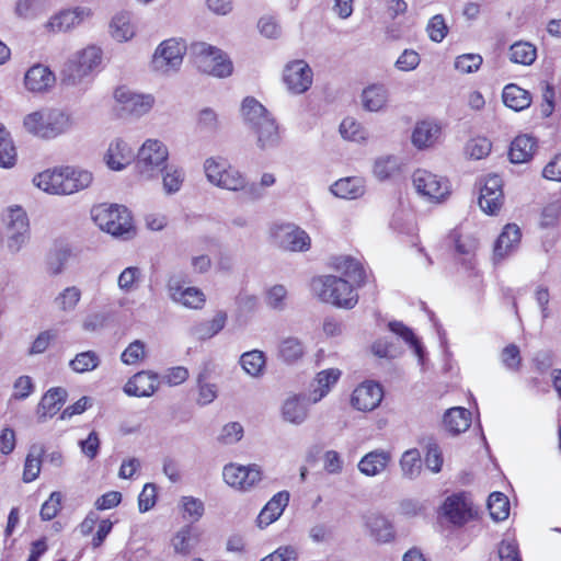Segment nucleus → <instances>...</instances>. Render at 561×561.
<instances>
[{
	"label": "nucleus",
	"instance_id": "5701e85b",
	"mask_svg": "<svg viewBox=\"0 0 561 561\" xmlns=\"http://www.w3.org/2000/svg\"><path fill=\"white\" fill-rule=\"evenodd\" d=\"M289 492L280 491L273 495V497L265 504V506L261 510L256 524L260 528H265L275 520H277L289 502Z\"/></svg>",
	"mask_w": 561,
	"mask_h": 561
},
{
	"label": "nucleus",
	"instance_id": "69168bd1",
	"mask_svg": "<svg viewBox=\"0 0 561 561\" xmlns=\"http://www.w3.org/2000/svg\"><path fill=\"white\" fill-rule=\"evenodd\" d=\"M399 169V163L396 157L387 156L376 160L374 164V174L379 180H387L392 176Z\"/></svg>",
	"mask_w": 561,
	"mask_h": 561
},
{
	"label": "nucleus",
	"instance_id": "a878e982",
	"mask_svg": "<svg viewBox=\"0 0 561 561\" xmlns=\"http://www.w3.org/2000/svg\"><path fill=\"white\" fill-rule=\"evenodd\" d=\"M392 457L390 451L385 449H375L368 454H366L358 462V470L367 476L375 477L382 473L388 465L390 463Z\"/></svg>",
	"mask_w": 561,
	"mask_h": 561
},
{
	"label": "nucleus",
	"instance_id": "338daca9",
	"mask_svg": "<svg viewBox=\"0 0 561 561\" xmlns=\"http://www.w3.org/2000/svg\"><path fill=\"white\" fill-rule=\"evenodd\" d=\"M501 363L511 371H518L522 365L519 347L516 344H508L501 352Z\"/></svg>",
	"mask_w": 561,
	"mask_h": 561
},
{
	"label": "nucleus",
	"instance_id": "bf43d9fd",
	"mask_svg": "<svg viewBox=\"0 0 561 561\" xmlns=\"http://www.w3.org/2000/svg\"><path fill=\"white\" fill-rule=\"evenodd\" d=\"M180 506L184 512V518L192 522H198L205 512L204 502L194 496H182L180 500Z\"/></svg>",
	"mask_w": 561,
	"mask_h": 561
},
{
	"label": "nucleus",
	"instance_id": "6e6552de",
	"mask_svg": "<svg viewBox=\"0 0 561 561\" xmlns=\"http://www.w3.org/2000/svg\"><path fill=\"white\" fill-rule=\"evenodd\" d=\"M7 248L15 254L30 241L31 230L26 211L20 206H10L3 215Z\"/></svg>",
	"mask_w": 561,
	"mask_h": 561
},
{
	"label": "nucleus",
	"instance_id": "f8f14e48",
	"mask_svg": "<svg viewBox=\"0 0 561 561\" xmlns=\"http://www.w3.org/2000/svg\"><path fill=\"white\" fill-rule=\"evenodd\" d=\"M114 99L122 112L136 117L147 114L154 104V98L151 94L136 93L126 87L117 88Z\"/></svg>",
	"mask_w": 561,
	"mask_h": 561
},
{
	"label": "nucleus",
	"instance_id": "cd10ccee",
	"mask_svg": "<svg viewBox=\"0 0 561 561\" xmlns=\"http://www.w3.org/2000/svg\"><path fill=\"white\" fill-rule=\"evenodd\" d=\"M340 377L341 370L337 368H329L319 371L311 383L309 401L317 403L323 399L337 382Z\"/></svg>",
	"mask_w": 561,
	"mask_h": 561
},
{
	"label": "nucleus",
	"instance_id": "a18cd8bd",
	"mask_svg": "<svg viewBox=\"0 0 561 561\" xmlns=\"http://www.w3.org/2000/svg\"><path fill=\"white\" fill-rule=\"evenodd\" d=\"M265 364V355L262 351L259 350L245 352L240 357L241 367L248 375L252 377L261 376L264 371Z\"/></svg>",
	"mask_w": 561,
	"mask_h": 561
},
{
	"label": "nucleus",
	"instance_id": "6ab92c4d",
	"mask_svg": "<svg viewBox=\"0 0 561 561\" xmlns=\"http://www.w3.org/2000/svg\"><path fill=\"white\" fill-rule=\"evenodd\" d=\"M56 77L54 72L42 64L32 66L24 76L25 88L35 93L48 91L54 87Z\"/></svg>",
	"mask_w": 561,
	"mask_h": 561
},
{
	"label": "nucleus",
	"instance_id": "5fc2aeb1",
	"mask_svg": "<svg viewBox=\"0 0 561 561\" xmlns=\"http://www.w3.org/2000/svg\"><path fill=\"white\" fill-rule=\"evenodd\" d=\"M400 467L404 478L414 479L421 473V454L417 449H409L400 459Z\"/></svg>",
	"mask_w": 561,
	"mask_h": 561
},
{
	"label": "nucleus",
	"instance_id": "4be33fe9",
	"mask_svg": "<svg viewBox=\"0 0 561 561\" xmlns=\"http://www.w3.org/2000/svg\"><path fill=\"white\" fill-rule=\"evenodd\" d=\"M158 389V377L150 371L135 374L125 385L124 391L133 397H150Z\"/></svg>",
	"mask_w": 561,
	"mask_h": 561
},
{
	"label": "nucleus",
	"instance_id": "c03bdc74",
	"mask_svg": "<svg viewBox=\"0 0 561 561\" xmlns=\"http://www.w3.org/2000/svg\"><path fill=\"white\" fill-rule=\"evenodd\" d=\"M197 542V536L191 526L182 527L171 539V546L178 554L188 556Z\"/></svg>",
	"mask_w": 561,
	"mask_h": 561
},
{
	"label": "nucleus",
	"instance_id": "39448f33",
	"mask_svg": "<svg viewBox=\"0 0 561 561\" xmlns=\"http://www.w3.org/2000/svg\"><path fill=\"white\" fill-rule=\"evenodd\" d=\"M24 128L41 138L51 139L66 133L71 121L68 114L59 110L36 111L24 117Z\"/></svg>",
	"mask_w": 561,
	"mask_h": 561
},
{
	"label": "nucleus",
	"instance_id": "603ef678",
	"mask_svg": "<svg viewBox=\"0 0 561 561\" xmlns=\"http://www.w3.org/2000/svg\"><path fill=\"white\" fill-rule=\"evenodd\" d=\"M389 329L391 332L402 337V340L409 344L414 354L419 357V360L422 363L424 350L413 331L399 321L390 322Z\"/></svg>",
	"mask_w": 561,
	"mask_h": 561
},
{
	"label": "nucleus",
	"instance_id": "774afa93",
	"mask_svg": "<svg viewBox=\"0 0 561 561\" xmlns=\"http://www.w3.org/2000/svg\"><path fill=\"white\" fill-rule=\"evenodd\" d=\"M491 142L483 137H478L469 140L466 145V153L476 160L483 159L491 151Z\"/></svg>",
	"mask_w": 561,
	"mask_h": 561
},
{
	"label": "nucleus",
	"instance_id": "9d476101",
	"mask_svg": "<svg viewBox=\"0 0 561 561\" xmlns=\"http://www.w3.org/2000/svg\"><path fill=\"white\" fill-rule=\"evenodd\" d=\"M273 242L289 252H306L311 247L309 234L294 224H279L271 228Z\"/></svg>",
	"mask_w": 561,
	"mask_h": 561
},
{
	"label": "nucleus",
	"instance_id": "20e7f679",
	"mask_svg": "<svg viewBox=\"0 0 561 561\" xmlns=\"http://www.w3.org/2000/svg\"><path fill=\"white\" fill-rule=\"evenodd\" d=\"M91 215L101 230L114 237L129 239L134 234L131 216L125 206L101 204L92 208Z\"/></svg>",
	"mask_w": 561,
	"mask_h": 561
},
{
	"label": "nucleus",
	"instance_id": "680f3d73",
	"mask_svg": "<svg viewBox=\"0 0 561 561\" xmlns=\"http://www.w3.org/2000/svg\"><path fill=\"white\" fill-rule=\"evenodd\" d=\"M197 127L199 130L214 134L220 128L218 114L210 107H205L198 113Z\"/></svg>",
	"mask_w": 561,
	"mask_h": 561
},
{
	"label": "nucleus",
	"instance_id": "3c124183",
	"mask_svg": "<svg viewBox=\"0 0 561 561\" xmlns=\"http://www.w3.org/2000/svg\"><path fill=\"white\" fill-rule=\"evenodd\" d=\"M81 289L77 286H69L61 290L56 298L54 299V304L58 310L62 312H72L80 299H81Z\"/></svg>",
	"mask_w": 561,
	"mask_h": 561
},
{
	"label": "nucleus",
	"instance_id": "b1692460",
	"mask_svg": "<svg viewBox=\"0 0 561 561\" xmlns=\"http://www.w3.org/2000/svg\"><path fill=\"white\" fill-rule=\"evenodd\" d=\"M67 390L61 387L50 388L42 398L37 407V416L39 421H46L53 417L61 409L67 400Z\"/></svg>",
	"mask_w": 561,
	"mask_h": 561
},
{
	"label": "nucleus",
	"instance_id": "4c0bfd02",
	"mask_svg": "<svg viewBox=\"0 0 561 561\" xmlns=\"http://www.w3.org/2000/svg\"><path fill=\"white\" fill-rule=\"evenodd\" d=\"M536 142L533 137L527 135L517 136L511 144L510 160L513 163L528 162L535 150Z\"/></svg>",
	"mask_w": 561,
	"mask_h": 561
},
{
	"label": "nucleus",
	"instance_id": "49530a36",
	"mask_svg": "<svg viewBox=\"0 0 561 561\" xmlns=\"http://www.w3.org/2000/svg\"><path fill=\"white\" fill-rule=\"evenodd\" d=\"M44 454V447L42 445H33L30 449V453L26 456L24 470H23V481L28 483L34 481L39 472L42 466V455Z\"/></svg>",
	"mask_w": 561,
	"mask_h": 561
},
{
	"label": "nucleus",
	"instance_id": "2eb2a0df",
	"mask_svg": "<svg viewBox=\"0 0 561 561\" xmlns=\"http://www.w3.org/2000/svg\"><path fill=\"white\" fill-rule=\"evenodd\" d=\"M502 179L497 174L484 179L480 188L479 205L481 209L490 215L496 214L503 204Z\"/></svg>",
	"mask_w": 561,
	"mask_h": 561
},
{
	"label": "nucleus",
	"instance_id": "ea45409f",
	"mask_svg": "<svg viewBox=\"0 0 561 561\" xmlns=\"http://www.w3.org/2000/svg\"><path fill=\"white\" fill-rule=\"evenodd\" d=\"M227 313L218 311L211 320L196 323L192 329V334L198 340H208L219 333L226 324Z\"/></svg>",
	"mask_w": 561,
	"mask_h": 561
},
{
	"label": "nucleus",
	"instance_id": "37998d69",
	"mask_svg": "<svg viewBox=\"0 0 561 561\" xmlns=\"http://www.w3.org/2000/svg\"><path fill=\"white\" fill-rule=\"evenodd\" d=\"M89 76L88 71L84 70L73 56L65 62L60 73L61 83L67 87H76Z\"/></svg>",
	"mask_w": 561,
	"mask_h": 561
},
{
	"label": "nucleus",
	"instance_id": "864d4df0",
	"mask_svg": "<svg viewBox=\"0 0 561 561\" xmlns=\"http://www.w3.org/2000/svg\"><path fill=\"white\" fill-rule=\"evenodd\" d=\"M340 133L344 139L355 142H364L368 139L367 129L353 117H346L342 121Z\"/></svg>",
	"mask_w": 561,
	"mask_h": 561
},
{
	"label": "nucleus",
	"instance_id": "7ed1b4c3",
	"mask_svg": "<svg viewBox=\"0 0 561 561\" xmlns=\"http://www.w3.org/2000/svg\"><path fill=\"white\" fill-rule=\"evenodd\" d=\"M312 290L323 302L340 308L352 309L358 301V295L344 278L335 275H324L312 279Z\"/></svg>",
	"mask_w": 561,
	"mask_h": 561
},
{
	"label": "nucleus",
	"instance_id": "72a5a7b5",
	"mask_svg": "<svg viewBox=\"0 0 561 561\" xmlns=\"http://www.w3.org/2000/svg\"><path fill=\"white\" fill-rule=\"evenodd\" d=\"M440 134L438 124L432 121L419 122L412 133V142L419 149H424L433 146Z\"/></svg>",
	"mask_w": 561,
	"mask_h": 561
},
{
	"label": "nucleus",
	"instance_id": "c9c22d12",
	"mask_svg": "<svg viewBox=\"0 0 561 561\" xmlns=\"http://www.w3.org/2000/svg\"><path fill=\"white\" fill-rule=\"evenodd\" d=\"M110 33L119 43L130 41L135 36L131 14L127 11L116 13L110 23Z\"/></svg>",
	"mask_w": 561,
	"mask_h": 561
},
{
	"label": "nucleus",
	"instance_id": "79ce46f5",
	"mask_svg": "<svg viewBox=\"0 0 561 561\" xmlns=\"http://www.w3.org/2000/svg\"><path fill=\"white\" fill-rule=\"evenodd\" d=\"M278 355L286 363H296L305 355V344L296 336H287L280 340Z\"/></svg>",
	"mask_w": 561,
	"mask_h": 561
},
{
	"label": "nucleus",
	"instance_id": "f03ea898",
	"mask_svg": "<svg viewBox=\"0 0 561 561\" xmlns=\"http://www.w3.org/2000/svg\"><path fill=\"white\" fill-rule=\"evenodd\" d=\"M206 179L213 185L232 192H242L251 201L263 198V193L255 182H249L243 173L220 157L207 158L204 162Z\"/></svg>",
	"mask_w": 561,
	"mask_h": 561
},
{
	"label": "nucleus",
	"instance_id": "aec40b11",
	"mask_svg": "<svg viewBox=\"0 0 561 561\" xmlns=\"http://www.w3.org/2000/svg\"><path fill=\"white\" fill-rule=\"evenodd\" d=\"M134 159L131 147L122 138H116L108 145L104 162L113 171L125 169Z\"/></svg>",
	"mask_w": 561,
	"mask_h": 561
},
{
	"label": "nucleus",
	"instance_id": "ddd939ff",
	"mask_svg": "<svg viewBox=\"0 0 561 561\" xmlns=\"http://www.w3.org/2000/svg\"><path fill=\"white\" fill-rule=\"evenodd\" d=\"M222 477L228 485L242 491L250 490L262 479L260 468L255 465L229 463L224 467Z\"/></svg>",
	"mask_w": 561,
	"mask_h": 561
},
{
	"label": "nucleus",
	"instance_id": "4468645a",
	"mask_svg": "<svg viewBox=\"0 0 561 561\" xmlns=\"http://www.w3.org/2000/svg\"><path fill=\"white\" fill-rule=\"evenodd\" d=\"M283 77L290 92L301 94L311 87L313 73L306 61L294 60L286 65Z\"/></svg>",
	"mask_w": 561,
	"mask_h": 561
},
{
	"label": "nucleus",
	"instance_id": "412c9836",
	"mask_svg": "<svg viewBox=\"0 0 561 561\" xmlns=\"http://www.w3.org/2000/svg\"><path fill=\"white\" fill-rule=\"evenodd\" d=\"M442 510L445 517L455 525H463L471 518V504L463 494L448 496Z\"/></svg>",
	"mask_w": 561,
	"mask_h": 561
},
{
	"label": "nucleus",
	"instance_id": "8fccbe9b",
	"mask_svg": "<svg viewBox=\"0 0 561 561\" xmlns=\"http://www.w3.org/2000/svg\"><path fill=\"white\" fill-rule=\"evenodd\" d=\"M101 364V358L94 351H85L78 353L73 359L69 362V367L77 374H84L96 369Z\"/></svg>",
	"mask_w": 561,
	"mask_h": 561
},
{
	"label": "nucleus",
	"instance_id": "a211bd4d",
	"mask_svg": "<svg viewBox=\"0 0 561 561\" xmlns=\"http://www.w3.org/2000/svg\"><path fill=\"white\" fill-rule=\"evenodd\" d=\"M92 15L93 11L91 8L75 7L53 16L48 22V26L54 32H68L89 21Z\"/></svg>",
	"mask_w": 561,
	"mask_h": 561
},
{
	"label": "nucleus",
	"instance_id": "09e8293b",
	"mask_svg": "<svg viewBox=\"0 0 561 561\" xmlns=\"http://www.w3.org/2000/svg\"><path fill=\"white\" fill-rule=\"evenodd\" d=\"M536 57L537 49L528 42H517L510 47V59L514 64L530 66Z\"/></svg>",
	"mask_w": 561,
	"mask_h": 561
},
{
	"label": "nucleus",
	"instance_id": "9b49d317",
	"mask_svg": "<svg viewBox=\"0 0 561 561\" xmlns=\"http://www.w3.org/2000/svg\"><path fill=\"white\" fill-rule=\"evenodd\" d=\"M412 182L416 192L431 201H440L449 194L448 181L426 170H416Z\"/></svg>",
	"mask_w": 561,
	"mask_h": 561
},
{
	"label": "nucleus",
	"instance_id": "a19ab883",
	"mask_svg": "<svg viewBox=\"0 0 561 561\" xmlns=\"http://www.w3.org/2000/svg\"><path fill=\"white\" fill-rule=\"evenodd\" d=\"M160 174L162 175V187L167 195L180 192L185 180L183 168L176 164H167Z\"/></svg>",
	"mask_w": 561,
	"mask_h": 561
},
{
	"label": "nucleus",
	"instance_id": "393cba45",
	"mask_svg": "<svg viewBox=\"0 0 561 561\" xmlns=\"http://www.w3.org/2000/svg\"><path fill=\"white\" fill-rule=\"evenodd\" d=\"M64 195H71L88 188L93 182V175L90 171L65 167L62 168Z\"/></svg>",
	"mask_w": 561,
	"mask_h": 561
},
{
	"label": "nucleus",
	"instance_id": "0e129e2a",
	"mask_svg": "<svg viewBox=\"0 0 561 561\" xmlns=\"http://www.w3.org/2000/svg\"><path fill=\"white\" fill-rule=\"evenodd\" d=\"M146 357V344L136 340L131 342L121 355V360L125 365H136L142 362Z\"/></svg>",
	"mask_w": 561,
	"mask_h": 561
},
{
	"label": "nucleus",
	"instance_id": "2f4dec72",
	"mask_svg": "<svg viewBox=\"0 0 561 561\" xmlns=\"http://www.w3.org/2000/svg\"><path fill=\"white\" fill-rule=\"evenodd\" d=\"M332 266L358 286L365 283V270L358 260L348 255H340L333 257Z\"/></svg>",
	"mask_w": 561,
	"mask_h": 561
},
{
	"label": "nucleus",
	"instance_id": "1a4fd4ad",
	"mask_svg": "<svg viewBox=\"0 0 561 561\" xmlns=\"http://www.w3.org/2000/svg\"><path fill=\"white\" fill-rule=\"evenodd\" d=\"M186 43L181 38H168L160 43L152 56V69L161 75L176 72L186 53Z\"/></svg>",
	"mask_w": 561,
	"mask_h": 561
},
{
	"label": "nucleus",
	"instance_id": "f257e3e1",
	"mask_svg": "<svg viewBox=\"0 0 561 561\" xmlns=\"http://www.w3.org/2000/svg\"><path fill=\"white\" fill-rule=\"evenodd\" d=\"M241 116L256 139L261 149H270L279 145V126L267 108L253 96H247L241 103Z\"/></svg>",
	"mask_w": 561,
	"mask_h": 561
},
{
	"label": "nucleus",
	"instance_id": "473e14b6",
	"mask_svg": "<svg viewBox=\"0 0 561 561\" xmlns=\"http://www.w3.org/2000/svg\"><path fill=\"white\" fill-rule=\"evenodd\" d=\"M389 92L382 84H371L363 90L360 100L368 112H380L387 107Z\"/></svg>",
	"mask_w": 561,
	"mask_h": 561
},
{
	"label": "nucleus",
	"instance_id": "4d7b16f0",
	"mask_svg": "<svg viewBox=\"0 0 561 561\" xmlns=\"http://www.w3.org/2000/svg\"><path fill=\"white\" fill-rule=\"evenodd\" d=\"M72 56L78 60V62H80L89 75H91V72L99 67L102 61V50L96 46H88Z\"/></svg>",
	"mask_w": 561,
	"mask_h": 561
},
{
	"label": "nucleus",
	"instance_id": "6e6d98bb",
	"mask_svg": "<svg viewBox=\"0 0 561 561\" xmlns=\"http://www.w3.org/2000/svg\"><path fill=\"white\" fill-rule=\"evenodd\" d=\"M488 508L490 512V516L496 520L501 522L508 517L510 515V501L506 495L501 492H493L489 496Z\"/></svg>",
	"mask_w": 561,
	"mask_h": 561
},
{
	"label": "nucleus",
	"instance_id": "c85d7f7f",
	"mask_svg": "<svg viewBox=\"0 0 561 561\" xmlns=\"http://www.w3.org/2000/svg\"><path fill=\"white\" fill-rule=\"evenodd\" d=\"M365 525L378 542H390L396 537L392 523L379 513H370L365 516Z\"/></svg>",
	"mask_w": 561,
	"mask_h": 561
},
{
	"label": "nucleus",
	"instance_id": "0eeeda50",
	"mask_svg": "<svg viewBox=\"0 0 561 561\" xmlns=\"http://www.w3.org/2000/svg\"><path fill=\"white\" fill-rule=\"evenodd\" d=\"M169 149L159 139H147L138 150L136 168L145 180L157 179L168 164Z\"/></svg>",
	"mask_w": 561,
	"mask_h": 561
},
{
	"label": "nucleus",
	"instance_id": "423d86ee",
	"mask_svg": "<svg viewBox=\"0 0 561 561\" xmlns=\"http://www.w3.org/2000/svg\"><path fill=\"white\" fill-rule=\"evenodd\" d=\"M191 53L196 67L204 73L226 78L233 71L232 61L219 48L198 42L191 46Z\"/></svg>",
	"mask_w": 561,
	"mask_h": 561
},
{
	"label": "nucleus",
	"instance_id": "de8ad7c7",
	"mask_svg": "<svg viewBox=\"0 0 561 561\" xmlns=\"http://www.w3.org/2000/svg\"><path fill=\"white\" fill-rule=\"evenodd\" d=\"M16 161V149L9 131L0 124V167L12 168Z\"/></svg>",
	"mask_w": 561,
	"mask_h": 561
},
{
	"label": "nucleus",
	"instance_id": "7c9ffc66",
	"mask_svg": "<svg viewBox=\"0 0 561 561\" xmlns=\"http://www.w3.org/2000/svg\"><path fill=\"white\" fill-rule=\"evenodd\" d=\"M62 168L45 170L33 179V184L45 193L64 195Z\"/></svg>",
	"mask_w": 561,
	"mask_h": 561
},
{
	"label": "nucleus",
	"instance_id": "e2e57ef3",
	"mask_svg": "<svg viewBox=\"0 0 561 561\" xmlns=\"http://www.w3.org/2000/svg\"><path fill=\"white\" fill-rule=\"evenodd\" d=\"M141 277V271L137 266H128L122 271L117 278V286L124 293H129L137 287Z\"/></svg>",
	"mask_w": 561,
	"mask_h": 561
},
{
	"label": "nucleus",
	"instance_id": "bb28decb",
	"mask_svg": "<svg viewBox=\"0 0 561 561\" xmlns=\"http://www.w3.org/2000/svg\"><path fill=\"white\" fill-rule=\"evenodd\" d=\"M520 230L518 226L508 224L503 228L494 244V261H501L511 254L519 244Z\"/></svg>",
	"mask_w": 561,
	"mask_h": 561
},
{
	"label": "nucleus",
	"instance_id": "58836bf2",
	"mask_svg": "<svg viewBox=\"0 0 561 561\" xmlns=\"http://www.w3.org/2000/svg\"><path fill=\"white\" fill-rule=\"evenodd\" d=\"M444 424L450 433L465 432L471 424V412L460 407L451 408L444 415Z\"/></svg>",
	"mask_w": 561,
	"mask_h": 561
},
{
	"label": "nucleus",
	"instance_id": "f3484780",
	"mask_svg": "<svg viewBox=\"0 0 561 561\" xmlns=\"http://www.w3.org/2000/svg\"><path fill=\"white\" fill-rule=\"evenodd\" d=\"M167 288L171 300L188 309H202L206 302V296L197 287H182L178 279L171 277Z\"/></svg>",
	"mask_w": 561,
	"mask_h": 561
},
{
	"label": "nucleus",
	"instance_id": "dca6fc26",
	"mask_svg": "<svg viewBox=\"0 0 561 561\" xmlns=\"http://www.w3.org/2000/svg\"><path fill=\"white\" fill-rule=\"evenodd\" d=\"M382 398L383 391L380 385L374 381H364L354 389L351 404L358 411L368 412L375 410Z\"/></svg>",
	"mask_w": 561,
	"mask_h": 561
},
{
	"label": "nucleus",
	"instance_id": "f704fd0d",
	"mask_svg": "<svg viewBox=\"0 0 561 561\" xmlns=\"http://www.w3.org/2000/svg\"><path fill=\"white\" fill-rule=\"evenodd\" d=\"M502 100L507 107L515 112L528 108L533 101L530 92L515 83H510L504 87Z\"/></svg>",
	"mask_w": 561,
	"mask_h": 561
},
{
	"label": "nucleus",
	"instance_id": "e433bc0d",
	"mask_svg": "<svg viewBox=\"0 0 561 561\" xmlns=\"http://www.w3.org/2000/svg\"><path fill=\"white\" fill-rule=\"evenodd\" d=\"M331 192L340 198L356 199L364 195V181L357 176L340 179L331 186Z\"/></svg>",
	"mask_w": 561,
	"mask_h": 561
},
{
	"label": "nucleus",
	"instance_id": "13d9d810",
	"mask_svg": "<svg viewBox=\"0 0 561 561\" xmlns=\"http://www.w3.org/2000/svg\"><path fill=\"white\" fill-rule=\"evenodd\" d=\"M198 386V398L197 403L199 405H207L211 403L218 394V388L216 383H211L207 380V373L203 371L197 378Z\"/></svg>",
	"mask_w": 561,
	"mask_h": 561
},
{
	"label": "nucleus",
	"instance_id": "052dcab7",
	"mask_svg": "<svg viewBox=\"0 0 561 561\" xmlns=\"http://www.w3.org/2000/svg\"><path fill=\"white\" fill-rule=\"evenodd\" d=\"M288 291L284 285H274L265 293V304L268 308L282 311L287 306Z\"/></svg>",
	"mask_w": 561,
	"mask_h": 561
},
{
	"label": "nucleus",
	"instance_id": "c756f323",
	"mask_svg": "<svg viewBox=\"0 0 561 561\" xmlns=\"http://www.w3.org/2000/svg\"><path fill=\"white\" fill-rule=\"evenodd\" d=\"M282 417L294 425H300L308 419V403L304 396H291L282 405Z\"/></svg>",
	"mask_w": 561,
	"mask_h": 561
}]
</instances>
